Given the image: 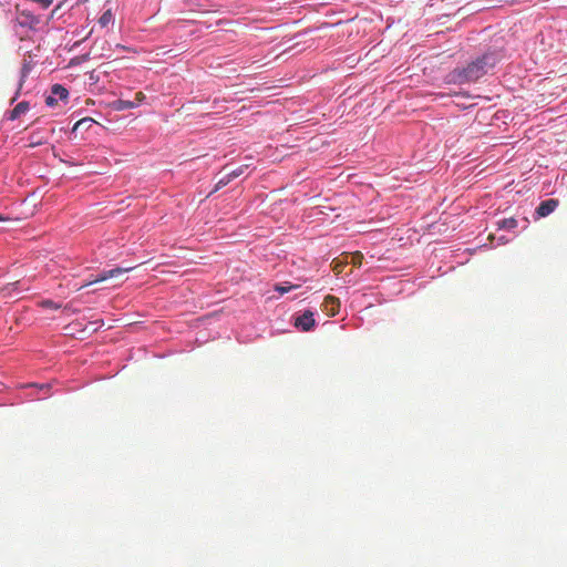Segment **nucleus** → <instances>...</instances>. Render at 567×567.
Wrapping results in <instances>:
<instances>
[{"label":"nucleus","instance_id":"f257e3e1","mask_svg":"<svg viewBox=\"0 0 567 567\" xmlns=\"http://www.w3.org/2000/svg\"><path fill=\"white\" fill-rule=\"evenodd\" d=\"M497 64V55L493 53L485 54L465 68H456L447 74V83L463 85L465 83H475L481 80L488 70Z\"/></svg>","mask_w":567,"mask_h":567},{"label":"nucleus","instance_id":"f03ea898","mask_svg":"<svg viewBox=\"0 0 567 567\" xmlns=\"http://www.w3.org/2000/svg\"><path fill=\"white\" fill-rule=\"evenodd\" d=\"M133 269H134V266L125 267V268L116 267V268H113L112 270H104L101 274L90 278L89 281L84 282V285H82V287H80V289H83L84 287L91 286L96 282H104L109 279L116 278L120 275L126 274Z\"/></svg>","mask_w":567,"mask_h":567},{"label":"nucleus","instance_id":"7ed1b4c3","mask_svg":"<svg viewBox=\"0 0 567 567\" xmlns=\"http://www.w3.org/2000/svg\"><path fill=\"white\" fill-rule=\"evenodd\" d=\"M249 167H250V164H244V165H239V166L235 167L234 169L229 171L227 174H225V176L220 177V179L217 181L216 186H214L212 194L216 193V192L220 190L223 187L229 185V183L231 181H234V178L239 177Z\"/></svg>","mask_w":567,"mask_h":567},{"label":"nucleus","instance_id":"20e7f679","mask_svg":"<svg viewBox=\"0 0 567 567\" xmlns=\"http://www.w3.org/2000/svg\"><path fill=\"white\" fill-rule=\"evenodd\" d=\"M293 326L301 331L308 332L315 327L313 312L306 310L301 316H297Z\"/></svg>","mask_w":567,"mask_h":567},{"label":"nucleus","instance_id":"39448f33","mask_svg":"<svg viewBox=\"0 0 567 567\" xmlns=\"http://www.w3.org/2000/svg\"><path fill=\"white\" fill-rule=\"evenodd\" d=\"M558 205L559 202L557 199H545L540 202L538 208H536V216L539 218L548 217Z\"/></svg>","mask_w":567,"mask_h":567},{"label":"nucleus","instance_id":"423d86ee","mask_svg":"<svg viewBox=\"0 0 567 567\" xmlns=\"http://www.w3.org/2000/svg\"><path fill=\"white\" fill-rule=\"evenodd\" d=\"M339 306L338 298L333 296H327L324 298V302H322V308H324V311L329 317H334L339 312Z\"/></svg>","mask_w":567,"mask_h":567},{"label":"nucleus","instance_id":"0eeeda50","mask_svg":"<svg viewBox=\"0 0 567 567\" xmlns=\"http://www.w3.org/2000/svg\"><path fill=\"white\" fill-rule=\"evenodd\" d=\"M29 102L21 101L16 105V107H13L11 113H9L8 120L13 121L21 116V114H25V112L29 111Z\"/></svg>","mask_w":567,"mask_h":567},{"label":"nucleus","instance_id":"6e6552de","mask_svg":"<svg viewBox=\"0 0 567 567\" xmlns=\"http://www.w3.org/2000/svg\"><path fill=\"white\" fill-rule=\"evenodd\" d=\"M136 106L137 104L135 102L128 100H117L115 103H113V107H115L117 111L132 110Z\"/></svg>","mask_w":567,"mask_h":567},{"label":"nucleus","instance_id":"1a4fd4ad","mask_svg":"<svg viewBox=\"0 0 567 567\" xmlns=\"http://www.w3.org/2000/svg\"><path fill=\"white\" fill-rule=\"evenodd\" d=\"M518 226V221L514 217L505 218L497 223V227L501 229L511 230Z\"/></svg>","mask_w":567,"mask_h":567},{"label":"nucleus","instance_id":"9d476101","mask_svg":"<svg viewBox=\"0 0 567 567\" xmlns=\"http://www.w3.org/2000/svg\"><path fill=\"white\" fill-rule=\"evenodd\" d=\"M51 95L58 96L60 100H66L68 99V90L59 84H54L51 86Z\"/></svg>","mask_w":567,"mask_h":567},{"label":"nucleus","instance_id":"9b49d317","mask_svg":"<svg viewBox=\"0 0 567 567\" xmlns=\"http://www.w3.org/2000/svg\"><path fill=\"white\" fill-rule=\"evenodd\" d=\"M38 305H40V307H42L44 309H50V310H54V311H56L60 308H62V306L60 303H56V302H54L52 300H49V299L42 300Z\"/></svg>","mask_w":567,"mask_h":567},{"label":"nucleus","instance_id":"f8f14e48","mask_svg":"<svg viewBox=\"0 0 567 567\" xmlns=\"http://www.w3.org/2000/svg\"><path fill=\"white\" fill-rule=\"evenodd\" d=\"M113 19V14L111 10L104 11L103 14H101V18L99 20L101 27L105 28Z\"/></svg>","mask_w":567,"mask_h":567},{"label":"nucleus","instance_id":"ddd939ff","mask_svg":"<svg viewBox=\"0 0 567 567\" xmlns=\"http://www.w3.org/2000/svg\"><path fill=\"white\" fill-rule=\"evenodd\" d=\"M296 288H297L296 285H288V286L277 285L275 289H276V291H278L280 293V296H284Z\"/></svg>","mask_w":567,"mask_h":567},{"label":"nucleus","instance_id":"4468645a","mask_svg":"<svg viewBox=\"0 0 567 567\" xmlns=\"http://www.w3.org/2000/svg\"><path fill=\"white\" fill-rule=\"evenodd\" d=\"M17 285H18V281H13L3 288H0V295L8 296L11 291L17 289Z\"/></svg>","mask_w":567,"mask_h":567},{"label":"nucleus","instance_id":"2eb2a0df","mask_svg":"<svg viewBox=\"0 0 567 567\" xmlns=\"http://www.w3.org/2000/svg\"><path fill=\"white\" fill-rule=\"evenodd\" d=\"M362 259L363 255H361L359 251H355L354 255L351 256V264L360 266Z\"/></svg>","mask_w":567,"mask_h":567},{"label":"nucleus","instance_id":"dca6fc26","mask_svg":"<svg viewBox=\"0 0 567 567\" xmlns=\"http://www.w3.org/2000/svg\"><path fill=\"white\" fill-rule=\"evenodd\" d=\"M56 104H58V100L53 95L45 97V105L52 107Z\"/></svg>","mask_w":567,"mask_h":567},{"label":"nucleus","instance_id":"f3484780","mask_svg":"<svg viewBox=\"0 0 567 567\" xmlns=\"http://www.w3.org/2000/svg\"><path fill=\"white\" fill-rule=\"evenodd\" d=\"M35 3H39L42 9H48L51 6L52 0H37Z\"/></svg>","mask_w":567,"mask_h":567},{"label":"nucleus","instance_id":"a211bd4d","mask_svg":"<svg viewBox=\"0 0 567 567\" xmlns=\"http://www.w3.org/2000/svg\"><path fill=\"white\" fill-rule=\"evenodd\" d=\"M91 121H92V120H90V118H82V120H80V121L75 122V125H74V128H73V130L75 131V130H76V128H79L81 125H83V123H89V122H91Z\"/></svg>","mask_w":567,"mask_h":567},{"label":"nucleus","instance_id":"6ab92c4d","mask_svg":"<svg viewBox=\"0 0 567 567\" xmlns=\"http://www.w3.org/2000/svg\"><path fill=\"white\" fill-rule=\"evenodd\" d=\"M144 101V94L143 92H137L136 93V102H134L135 104H141L142 102Z\"/></svg>","mask_w":567,"mask_h":567},{"label":"nucleus","instance_id":"aec40b11","mask_svg":"<svg viewBox=\"0 0 567 567\" xmlns=\"http://www.w3.org/2000/svg\"><path fill=\"white\" fill-rule=\"evenodd\" d=\"M30 1H32V2H37V0H30Z\"/></svg>","mask_w":567,"mask_h":567},{"label":"nucleus","instance_id":"412c9836","mask_svg":"<svg viewBox=\"0 0 567 567\" xmlns=\"http://www.w3.org/2000/svg\"><path fill=\"white\" fill-rule=\"evenodd\" d=\"M0 220H3V217L0 216Z\"/></svg>","mask_w":567,"mask_h":567}]
</instances>
